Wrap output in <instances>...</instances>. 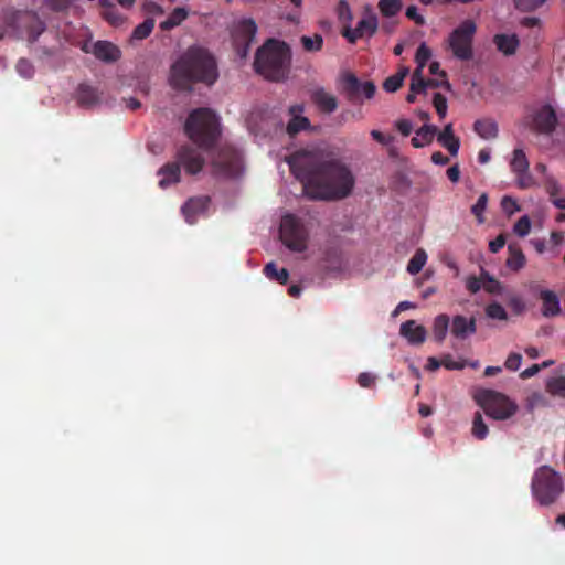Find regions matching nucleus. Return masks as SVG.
I'll use <instances>...</instances> for the list:
<instances>
[{"label": "nucleus", "instance_id": "nucleus-1", "mask_svg": "<svg viewBox=\"0 0 565 565\" xmlns=\"http://www.w3.org/2000/svg\"><path fill=\"white\" fill-rule=\"evenodd\" d=\"M291 173L311 199H342L350 194L354 180L350 170L321 149L300 150L288 158Z\"/></svg>", "mask_w": 565, "mask_h": 565}, {"label": "nucleus", "instance_id": "nucleus-2", "mask_svg": "<svg viewBox=\"0 0 565 565\" xmlns=\"http://www.w3.org/2000/svg\"><path fill=\"white\" fill-rule=\"evenodd\" d=\"M218 78L214 55L205 47L189 46L170 67V84L182 92H191L195 84L212 86Z\"/></svg>", "mask_w": 565, "mask_h": 565}, {"label": "nucleus", "instance_id": "nucleus-3", "mask_svg": "<svg viewBox=\"0 0 565 565\" xmlns=\"http://www.w3.org/2000/svg\"><path fill=\"white\" fill-rule=\"evenodd\" d=\"M291 64L289 45L276 39L267 40L255 54L256 73L270 82H282L288 77Z\"/></svg>", "mask_w": 565, "mask_h": 565}, {"label": "nucleus", "instance_id": "nucleus-4", "mask_svg": "<svg viewBox=\"0 0 565 565\" xmlns=\"http://www.w3.org/2000/svg\"><path fill=\"white\" fill-rule=\"evenodd\" d=\"M184 131L199 148L210 150L221 136L220 119L210 108L194 109L184 124Z\"/></svg>", "mask_w": 565, "mask_h": 565}, {"label": "nucleus", "instance_id": "nucleus-5", "mask_svg": "<svg viewBox=\"0 0 565 565\" xmlns=\"http://www.w3.org/2000/svg\"><path fill=\"white\" fill-rule=\"evenodd\" d=\"M563 490L562 477L554 469L548 466H542L535 471L532 479V492L541 504H552Z\"/></svg>", "mask_w": 565, "mask_h": 565}, {"label": "nucleus", "instance_id": "nucleus-6", "mask_svg": "<svg viewBox=\"0 0 565 565\" xmlns=\"http://www.w3.org/2000/svg\"><path fill=\"white\" fill-rule=\"evenodd\" d=\"M477 403L487 416L495 420H505L514 416L519 409L518 404L503 393L483 390L477 396Z\"/></svg>", "mask_w": 565, "mask_h": 565}, {"label": "nucleus", "instance_id": "nucleus-7", "mask_svg": "<svg viewBox=\"0 0 565 565\" xmlns=\"http://www.w3.org/2000/svg\"><path fill=\"white\" fill-rule=\"evenodd\" d=\"M211 168L216 178H237L242 173V156L233 146L223 145L211 154Z\"/></svg>", "mask_w": 565, "mask_h": 565}, {"label": "nucleus", "instance_id": "nucleus-8", "mask_svg": "<svg viewBox=\"0 0 565 565\" xmlns=\"http://www.w3.org/2000/svg\"><path fill=\"white\" fill-rule=\"evenodd\" d=\"M476 32L477 24L471 19L463 20L450 32L447 39V45L457 60L469 61L472 58V44Z\"/></svg>", "mask_w": 565, "mask_h": 565}, {"label": "nucleus", "instance_id": "nucleus-9", "mask_svg": "<svg viewBox=\"0 0 565 565\" xmlns=\"http://www.w3.org/2000/svg\"><path fill=\"white\" fill-rule=\"evenodd\" d=\"M7 25L17 38L34 43L45 31V23L32 11H17L7 18Z\"/></svg>", "mask_w": 565, "mask_h": 565}, {"label": "nucleus", "instance_id": "nucleus-10", "mask_svg": "<svg viewBox=\"0 0 565 565\" xmlns=\"http://www.w3.org/2000/svg\"><path fill=\"white\" fill-rule=\"evenodd\" d=\"M279 236L282 244L292 252L301 253L307 249L308 231L302 221L294 214L282 216Z\"/></svg>", "mask_w": 565, "mask_h": 565}, {"label": "nucleus", "instance_id": "nucleus-11", "mask_svg": "<svg viewBox=\"0 0 565 565\" xmlns=\"http://www.w3.org/2000/svg\"><path fill=\"white\" fill-rule=\"evenodd\" d=\"M377 29L379 19L376 14L367 8L364 18L358 22L356 26L354 29L347 28L342 34L350 43H355L359 39L372 38Z\"/></svg>", "mask_w": 565, "mask_h": 565}, {"label": "nucleus", "instance_id": "nucleus-12", "mask_svg": "<svg viewBox=\"0 0 565 565\" xmlns=\"http://www.w3.org/2000/svg\"><path fill=\"white\" fill-rule=\"evenodd\" d=\"M180 167H183L185 172L190 175H195L202 171L205 159L201 152L189 145L181 146L175 156Z\"/></svg>", "mask_w": 565, "mask_h": 565}, {"label": "nucleus", "instance_id": "nucleus-13", "mask_svg": "<svg viewBox=\"0 0 565 565\" xmlns=\"http://www.w3.org/2000/svg\"><path fill=\"white\" fill-rule=\"evenodd\" d=\"M510 167L516 174V183L520 189H529L534 184V179L529 172V160L522 149H514Z\"/></svg>", "mask_w": 565, "mask_h": 565}, {"label": "nucleus", "instance_id": "nucleus-14", "mask_svg": "<svg viewBox=\"0 0 565 565\" xmlns=\"http://www.w3.org/2000/svg\"><path fill=\"white\" fill-rule=\"evenodd\" d=\"M557 124L555 110L545 105L535 111L533 115L532 127L540 134L550 135L554 131Z\"/></svg>", "mask_w": 565, "mask_h": 565}, {"label": "nucleus", "instance_id": "nucleus-15", "mask_svg": "<svg viewBox=\"0 0 565 565\" xmlns=\"http://www.w3.org/2000/svg\"><path fill=\"white\" fill-rule=\"evenodd\" d=\"M209 195L190 198L181 207L182 214L189 224H194L200 215H204L210 206Z\"/></svg>", "mask_w": 565, "mask_h": 565}, {"label": "nucleus", "instance_id": "nucleus-16", "mask_svg": "<svg viewBox=\"0 0 565 565\" xmlns=\"http://www.w3.org/2000/svg\"><path fill=\"white\" fill-rule=\"evenodd\" d=\"M303 110L305 108L301 104L291 105L289 107L291 118L287 124L286 131L290 137L296 136L300 131L311 129L310 120L301 115Z\"/></svg>", "mask_w": 565, "mask_h": 565}, {"label": "nucleus", "instance_id": "nucleus-17", "mask_svg": "<svg viewBox=\"0 0 565 565\" xmlns=\"http://www.w3.org/2000/svg\"><path fill=\"white\" fill-rule=\"evenodd\" d=\"M310 98L317 108L324 114H332L338 108L337 97L323 87H316L310 92Z\"/></svg>", "mask_w": 565, "mask_h": 565}, {"label": "nucleus", "instance_id": "nucleus-18", "mask_svg": "<svg viewBox=\"0 0 565 565\" xmlns=\"http://www.w3.org/2000/svg\"><path fill=\"white\" fill-rule=\"evenodd\" d=\"M476 331L477 323L473 317L467 318L465 316L457 315L452 318L450 332L455 338L465 340L469 335L475 334Z\"/></svg>", "mask_w": 565, "mask_h": 565}, {"label": "nucleus", "instance_id": "nucleus-19", "mask_svg": "<svg viewBox=\"0 0 565 565\" xmlns=\"http://www.w3.org/2000/svg\"><path fill=\"white\" fill-rule=\"evenodd\" d=\"M539 298L542 301L541 313L545 318H553L561 313L559 298L555 291L550 289H541Z\"/></svg>", "mask_w": 565, "mask_h": 565}, {"label": "nucleus", "instance_id": "nucleus-20", "mask_svg": "<svg viewBox=\"0 0 565 565\" xmlns=\"http://www.w3.org/2000/svg\"><path fill=\"white\" fill-rule=\"evenodd\" d=\"M92 53L97 60L105 63H114L121 56L119 47L108 41H97L94 43Z\"/></svg>", "mask_w": 565, "mask_h": 565}, {"label": "nucleus", "instance_id": "nucleus-21", "mask_svg": "<svg viewBox=\"0 0 565 565\" xmlns=\"http://www.w3.org/2000/svg\"><path fill=\"white\" fill-rule=\"evenodd\" d=\"M399 333L411 344L418 345L425 342L427 331L424 326L417 324L415 320H407L401 324Z\"/></svg>", "mask_w": 565, "mask_h": 565}, {"label": "nucleus", "instance_id": "nucleus-22", "mask_svg": "<svg viewBox=\"0 0 565 565\" xmlns=\"http://www.w3.org/2000/svg\"><path fill=\"white\" fill-rule=\"evenodd\" d=\"M158 175H161V179L159 180V186L161 189H166L180 182L181 167L177 160L173 162H168L159 169Z\"/></svg>", "mask_w": 565, "mask_h": 565}, {"label": "nucleus", "instance_id": "nucleus-23", "mask_svg": "<svg viewBox=\"0 0 565 565\" xmlns=\"http://www.w3.org/2000/svg\"><path fill=\"white\" fill-rule=\"evenodd\" d=\"M341 90L349 102H361V82L354 74L348 73L342 77Z\"/></svg>", "mask_w": 565, "mask_h": 565}, {"label": "nucleus", "instance_id": "nucleus-24", "mask_svg": "<svg viewBox=\"0 0 565 565\" xmlns=\"http://www.w3.org/2000/svg\"><path fill=\"white\" fill-rule=\"evenodd\" d=\"M437 141L446 148L454 157L458 154L460 139L455 136L452 124H447L444 129L437 134Z\"/></svg>", "mask_w": 565, "mask_h": 565}, {"label": "nucleus", "instance_id": "nucleus-25", "mask_svg": "<svg viewBox=\"0 0 565 565\" xmlns=\"http://www.w3.org/2000/svg\"><path fill=\"white\" fill-rule=\"evenodd\" d=\"M437 132L438 129L436 126L425 124L415 131V136L411 140L412 146L414 148H423L427 145H430Z\"/></svg>", "mask_w": 565, "mask_h": 565}, {"label": "nucleus", "instance_id": "nucleus-26", "mask_svg": "<svg viewBox=\"0 0 565 565\" xmlns=\"http://www.w3.org/2000/svg\"><path fill=\"white\" fill-rule=\"evenodd\" d=\"M77 103L83 107H92L99 102L98 90L87 84H79L76 92Z\"/></svg>", "mask_w": 565, "mask_h": 565}, {"label": "nucleus", "instance_id": "nucleus-27", "mask_svg": "<svg viewBox=\"0 0 565 565\" xmlns=\"http://www.w3.org/2000/svg\"><path fill=\"white\" fill-rule=\"evenodd\" d=\"M493 42L497 49L505 55L514 54L519 46V39L515 34H497L493 38Z\"/></svg>", "mask_w": 565, "mask_h": 565}, {"label": "nucleus", "instance_id": "nucleus-28", "mask_svg": "<svg viewBox=\"0 0 565 565\" xmlns=\"http://www.w3.org/2000/svg\"><path fill=\"white\" fill-rule=\"evenodd\" d=\"M450 319L446 313L438 315L433 322V337L437 343L444 342L449 329Z\"/></svg>", "mask_w": 565, "mask_h": 565}, {"label": "nucleus", "instance_id": "nucleus-29", "mask_svg": "<svg viewBox=\"0 0 565 565\" xmlns=\"http://www.w3.org/2000/svg\"><path fill=\"white\" fill-rule=\"evenodd\" d=\"M473 129L482 139H492L498 135V126L491 119H479L475 121Z\"/></svg>", "mask_w": 565, "mask_h": 565}, {"label": "nucleus", "instance_id": "nucleus-30", "mask_svg": "<svg viewBox=\"0 0 565 565\" xmlns=\"http://www.w3.org/2000/svg\"><path fill=\"white\" fill-rule=\"evenodd\" d=\"M188 11L184 8H175L167 20L160 23V29L162 31H169L178 25H180L186 18Z\"/></svg>", "mask_w": 565, "mask_h": 565}, {"label": "nucleus", "instance_id": "nucleus-31", "mask_svg": "<svg viewBox=\"0 0 565 565\" xmlns=\"http://www.w3.org/2000/svg\"><path fill=\"white\" fill-rule=\"evenodd\" d=\"M264 274L268 279L275 280L281 285L287 284L289 278L288 270L286 268H278L274 262L265 265Z\"/></svg>", "mask_w": 565, "mask_h": 565}, {"label": "nucleus", "instance_id": "nucleus-32", "mask_svg": "<svg viewBox=\"0 0 565 565\" xmlns=\"http://www.w3.org/2000/svg\"><path fill=\"white\" fill-rule=\"evenodd\" d=\"M377 7L383 17L392 18L402 10L403 3L402 0H380Z\"/></svg>", "mask_w": 565, "mask_h": 565}, {"label": "nucleus", "instance_id": "nucleus-33", "mask_svg": "<svg viewBox=\"0 0 565 565\" xmlns=\"http://www.w3.org/2000/svg\"><path fill=\"white\" fill-rule=\"evenodd\" d=\"M426 262H427L426 252L422 248L417 249L407 264V271L411 275L418 274L425 266Z\"/></svg>", "mask_w": 565, "mask_h": 565}, {"label": "nucleus", "instance_id": "nucleus-34", "mask_svg": "<svg viewBox=\"0 0 565 565\" xmlns=\"http://www.w3.org/2000/svg\"><path fill=\"white\" fill-rule=\"evenodd\" d=\"M431 57V50L426 45V43H422L415 54V62L417 64V67L414 72H416V76L423 73L424 67L426 66L427 62Z\"/></svg>", "mask_w": 565, "mask_h": 565}, {"label": "nucleus", "instance_id": "nucleus-35", "mask_svg": "<svg viewBox=\"0 0 565 565\" xmlns=\"http://www.w3.org/2000/svg\"><path fill=\"white\" fill-rule=\"evenodd\" d=\"M510 256L507 259V266L510 269L519 270L525 265V256L520 248L509 246Z\"/></svg>", "mask_w": 565, "mask_h": 565}, {"label": "nucleus", "instance_id": "nucleus-36", "mask_svg": "<svg viewBox=\"0 0 565 565\" xmlns=\"http://www.w3.org/2000/svg\"><path fill=\"white\" fill-rule=\"evenodd\" d=\"M471 433L479 440H483L488 436L489 429L480 412L475 413Z\"/></svg>", "mask_w": 565, "mask_h": 565}, {"label": "nucleus", "instance_id": "nucleus-37", "mask_svg": "<svg viewBox=\"0 0 565 565\" xmlns=\"http://www.w3.org/2000/svg\"><path fill=\"white\" fill-rule=\"evenodd\" d=\"M484 313L489 319H492V320H500V321L508 320L507 310L504 309V307L501 303H499L497 301H493V302H490L489 305H487V307L484 308Z\"/></svg>", "mask_w": 565, "mask_h": 565}, {"label": "nucleus", "instance_id": "nucleus-38", "mask_svg": "<svg viewBox=\"0 0 565 565\" xmlns=\"http://www.w3.org/2000/svg\"><path fill=\"white\" fill-rule=\"evenodd\" d=\"M154 28V19L147 18L142 23L138 24L134 31L131 38L134 40H145L147 39Z\"/></svg>", "mask_w": 565, "mask_h": 565}, {"label": "nucleus", "instance_id": "nucleus-39", "mask_svg": "<svg viewBox=\"0 0 565 565\" xmlns=\"http://www.w3.org/2000/svg\"><path fill=\"white\" fill-rule=\"evenodd\" d=\"M300 42L305 51L319 52L323 45V38L318 33H316L313 36L302 35L300 38Z\"/></svg>", "mask_w": 565, "mask_h": 565}, {"label": "nucleus", "instance_id": "nucleus-40", "mask_svg": "<svg viewBox=\"0 0 565 565\" xmlns=\"http://www.w3.org/2000/svg\"><path fill=\"white\" fill-rule=\"evenodd\" d=\"M546 391L552 395L565 397V376L550 379L546 382Z\"/></svg>", "mask_w": 565, "mask_h": 565}, {"label": "nucleus", "instance_id": "nucleus-41", "mask_svg": "<svg viewBox=\"0 0 565 565\" xmlns=\"http://www.w3.org/2000/svg\"><path fill=\"white\" fill-rule=\"evenodd\" d=\"M103 12H102V15L103 18L109 22L111 25H120L124 21L121 14L117 11V9L115 8V6H113L111 3H109L107 1V6L106 7H103Z\"/></svg>", "mask_w": 565, "mask_h": 565}, {"label": "nucleus", "instance_id": "nucleus-42", "mask_svg": "<svg viewBox=\"0 0 565 565\" xmlns=\"http://www.w3.org/2000/svg\"><path fill=\"white\" fill-rule=\"evenodd\" d=\"M482 286L484 290L489 294H501L502 285L494 277H492L488 271L482 269Z\"/></svg>", "mask_w": 565, "mask_h": 565}, {"label": "nucleus", "instance_id": "nucleus-43", "mask_svg": "<svg viewBox=\"0 0 565 565\" xmlns=\"http://www.w3.org/2000/svg\"><path fill=\"white\" fill-rule=\"evenodd\" d=\"M487 204H488V194L487 193H482L478 198L477 202L471 207V213L477 217L479 223H483L484 222L483 212L487 209Z\"/></svg>", "mask_w": 565, "mask_h": 565}, {"label": "nucleus", "instance_id": "nucleus-44", "mask_svg": "<svg viewBox=\"0 0 565 565\" xmlns=\"http://www.w3.org/2000/svg\"><path fill=\"white\" fill-rule=\"evenodd\" d=\"M531 231V220L527 215L521 216L514 224L513 232L520 236H526Z\"/></svg>", "mask_w": 565, "mask_h": 565}, {"label": "nucleus", "instance_id": "nucleus-45", "mask_svg": "<svg viewBox=\"0 0 565 565\" xmlns=\"http://www.w3.org/2000/svg\"><path fill=\"white\" fill-rule=\"evenodd\" d=\"M547 0H514L515 8L520 11L530 12L542 4H544Z\"/></svg>", "mask_w": 565, "mask_h": 565}, {"label": "nucleus", "instance_id": "nucleus-46", "mask_svg": "<svg viewBox=\"0 0 565 565\" xmlns=\"http://www.w3.org/2000/svg\"><path fill=\"white\" fill-rule=\"evenodd\" d=\"M15 70L24 78H31L34 74L33 65L26 58H20L17 62Z\"/></svg>", "mask_w": 565, "mask_h": 565}, {"label": "nucleus", "instance_id": "nucleus-47", "mask_svg": "<svg viewBox=\"0 0 565 565\" xmlns=\"http://www.w3.org/2000/svg\"><path fill=\"white\" fill-rule=\"evenodd\" d=\"M433 104H434V107L436 108L438 116L440 118H445L446 114H447V107H448L447 98L440 93H435L434 97H433Z\"/></svg>", "mask_w": 565, "mask_h": 565}, {"label": "nucleus", "instance_id": "nucleus-48", "mask_svg": "<svg viewBox=\"0 0 565 565\" xmlns=\"http://www.w3.org/2000/svg\"><path fill=\"white\" fill-rule=\"evenodd\" d=\"M337 14L339 20L350 22L352 20V12L347 0H340L337 6Z\"/></svg>", "mask_w": 565, "mask_h": 565}, {"label": "nucleus", "instance_id": "nucleus-49", "mask_svg": "<svg viewBox=\"0 0 565 565\" xmlns=\"http://www.w3.org/2000/svg\"><path fill=\"white\" fill-rule=\"evenodd\" d=\"M508 306L511 308L512 312L516 316H520L525 311L524 300L520 296H516V295L509 297Z\"/></svg>", "mask_w": 565, "mask_h": 565}, {"label": "nucleus", "instance_id": "nucleus-50", "mask_svg": "<svg viewBox=\"0 0 565 565\" xmlns=\"http://www.w3.org/2000/svg\"><path fill=\"white\" fill-rule=\"evenodd\" d=\"M425 82H426V79L423 77V73L419 74L418 76H416V72H414L412 75V82H411L409 89L412 92H414L415 94L425 93L426 88H427V85Z\"/></svg>", "mask_w": 565, "mask_h": 565}, {"label": "nucleus", "instance_id": "nucleus-51", "mask_svg": "<svg viewBox=\"0 0 565 565\" xmlns=\"http://www.w3.org/2000/svg\"><path fill=\"white\" fill-rule=\"evenodd\" d=\"M501 209L505 214L512 215L520 211V205L512 196L505 195L501 200Z\"/></svg>", "mask_w": 565, "mask_h": 565}, {"label": "nucleus", "instance_id": "nucleus-52", "mask_svg": "<svg viewBox=\"0 0 565 565\" xmlns=\"http://www.w3.org/2000/svg\"><path fill=\"white\" fill-rule=\"evenodd\" d=\"M239 30L246 38L252 40L257 32V25L254 20L245 19L239 23Z\"/></svg>", "mask_w": 565, "mask_h": 565}, {"label": "nucleus", "instance_id": "nucleus-53", "mask_svg": "<svg viewBox=\"0 0 565 565\" xmlns=\"http://www.w3.org/2000/svg\"><path fill=\"white\" fill-rule=\"evenodd\" d=\"M527 408L533 411L536 407L545 406L546 399L540 392H533L526 399Z\"/></svg>", "mask_w": 565, "mask_h": 565}, {"label": "nucleus", "instance_id": "nucleus-54", "mask_svg": "<svg viewBox=\"0 0 565 565\" xmlns=\"http://www.w3.org/2000/svg\"><path fill=\"white\" fill-rule=\"evenodd\" d=\"M403 85L402 76L392 75L383 83V88L388 93H394Z\"/></svg>", "mask_w": 565, "mask_h": 565}, {"label": "nucleus", "instance_id": "nucleus-55", "mask_svg": "<svg viewBox=\"0 0 565 565\" xmlns=\"http://www.w3.org/2000/svg\"><path fill=\"white\" fill-rule=\"evenodd\" d=\"M441 364L447 370H462L466 366L465 361H455L450 354L441 358Z\"/></svg>", "mask_w": 565, "mask_h": 565}, {"label": "nucleus", "instance_id": "nucleus-56", "mask_svg": "<svg viewBox=\"0 0 565 565\" xmlns=\"http://www.w3.org/2000/svg\"><path fill=\"white\" fill-rule=\"evenodd\" d=\"M522 362V355L516 352H512L509 354L504 362V366L510 371H518L520 369Z\"/></svg>", "mask_w": 565, "mask_h": 565}, {"label": "nucleus", "instance_id": "nucleus-57", "mask_svg": "<svg viewBox=\"0 0 565 565\" xmlns=\"http://www.w3.org/2000/svg\"><path fill=\"white\" fill-rule=\"evenodd\" d=\"M405 15L409 20L414 21L417 25L422 26V25H424L426 23L425 18L422 14L418 13V10H417L416 6L407 7Z\"/></svg>", "mask_w": 565, "mask_h": 565}, {"label": "nucleus", "instance_id": "nucleus-58", "mask_svg": "<svg viewBox=\"0 0 565 565\" xmlns=\"http://www.w3.org/2000/svg\"><path fill=\"white\" fill-rule=\"evenodd\" d=\"M482 282H483L482 275L480 276V278H478L476 276H469L466 280V288L471 294H477L481 289Z\"/></svg>", "mask_w": 565, "mask_h": 565}, {"label": "nucleus", "instance_id": "nucleus-59", "mask_svg": "<svg viewBox=\"0 0 565 565\" xmlns=\"http://www.w3.org/2000/svg\"><path fill=\"white\" fill-rule=\"evenodd\" d=\"M49 7L54 11H64L68 9L74 0H45Z\"/></svg>", "mask_w": 565, "mask_h": 565}, {"label": "nucleus", "instance_id": "nucleus-60", "mask_svg": "<svg viewBox=\"0 0 565 565\" xmlns=\"http://www.w3.org/2000/svg\"><path fill=\"white\" fill-rule=\"evenodd\" d=\"M375 383V375L369 373V372H362L358 376V384L361 387L367 388L373 386Z\"/></svg>", "mask_w": 565, "mask_h": 565}, {"label": "nucleus", "instance_id": "nucleus-61", "mask_svg": "<svg viewBox=\"0 0 565 565\" xmlns=\"http://www.w3.org/2000/svg\"><path fill=\"white\" fill-rule=\"evenodd\" d=\"M371 137L377 141L379 143L383 145V146H388L390 143L393 142L394 140V137L393 136H385L383 132L379 131V130H371L370 132Z\"/></svg>", "mask_w": 565, "mask_h": 565}, {"label": "nucleus", "instance_id": "nucleus-62", "mask_svg": "<svg viewBox=\"0 0 565 565\" xmlns=\"http://www.w3.org/2000/svg\"><path fill=\"white\" fill-rule=\"evenodd\" d=\"M395 127L403 136H408L413 130V124L408 119H399L395 122Z\"/></svg>", "mask_w": 565, "mask_h": 565}, {"label": "nucleus", "instance_id": "nucleus-63", "mask_svg": "<svg viewBox=\"0 0 565 565\" xmlns=\"http://www.w3.org/2000/svg\"><path fill=\"white\" fill-rule=\"evenodd\" d=\"M375 85L372 82L361 83V96L363 95L365 98L370 99L375 94Z\"/></svg>", "mask_w": 565, "mask_h": 565}, {"label": "nucleus", "instance_id": "nucleus-64", "mask_svg": "<svg viewBox=\"0 0 565 565\" xmlns=\"http://www.w3.org/2000/svg\"><path fill=\"white\" fill-rule=\"evenodd\" d=\"M143 10L149 14H162L163 10L162 8L153 1H146L143 3Z\"/></svg>", "mask_w": 565, "mask_h": 565}]
</instances>
